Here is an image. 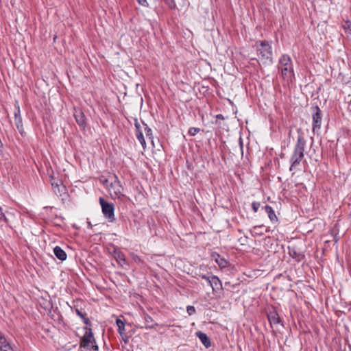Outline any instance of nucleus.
<instances>
[{
    "label": "nucleus",
    "mask_w": 351,
    "mask_h": 351,
    "mask_svg": "<svg viewBox=\"0 0 351 351\" xmlns=\"http://www.w3.org/2000/svg\"><path fill=\"white\" fill-rule=\"evenodd\" d=\"M135 129H136L135 130V134H136V138L138 140V141L141 144V145L143 147V149L144 150H145V149H146V141H145V139L144 138L143 132H142L141 128H136Z\"/></svg>",
    "instance_id": "obj_18"
},
{
    "label": "nucleus",
    "mask_w": 351,
    "mask_h": 351,
    "mask_svg": "<svg viewBox=\"0 0 351 351\" xmlns=\"http://www.w3.org/2000/svg\"><path fill=\"white\" fill-rule=\"evenodd\" d=\"M267 316L271 327L279 324L282 326V319L274 307H271V308L267 312Z\"/></svg>",
    "instance_id": "obj_8"
},
{
    "label": "nucleus",
    "mask_w": 351,
    "mask_h": 351,
    "mask_svg": "<svg viewBox=\"0 0 351 351\" xmlns=\"http://www.w3.org/2000/svg\"><path fill=\"white\" fill-rule=\"evenodd\" d=\"M137 2L138 3V4L144 7H147L149 5V3L147 0H137Z\"/></svg>",
    "instance_id": "obj_32"
},
{
    "label": "nucleus",
    "mask_w": 351,
    "mask_h": 351,
    "mask_svg": "<svg viewBox=\"0 0 351 351\" xmlns=\"http://www.w3.org/2000/svg\"><path fill=\"white\" fill-rule=\"evenodd\" d=\"M164 1L170 9L173 10L176 8V3L174 0H164Z\"/></svg>",
    "instance_id": "obj_27"
},
{
    "label": "nucleus",
    "mask_w": 351,
    "mask_h": 351,
    "mask_svg": "<svg viewBox=\"0 0 351 351\" xmlns=\"http://www.w3.org/2000/svg\"><path fill=\"white\" fill-rule=\"evenodd\" d=\"M312 112V131L314 134L318 133L321 129L322 123V111L318 106H314L311 108Z\"/></svg>",
    "instance_id": "obj_5"
},
{
    "label": "nucleus",
    "mask_w": 351,
    "mask_h": 351,
    "mask_svg": "<svg viewBox=\"0 0 351 351\" xmlns=\"http://www.w3.org/2000/svg\"><path fill=\"white\" fill-rule=\"evenodd\" d=\"M112 182L110 184L109 191L114 194L115 197H120V196H123L122 194V191L123 188L116 174H112Z\"/></svg>",
    "instance_id": "obj_7"
},
{
    "label": "nucleus",
    "mask_w": 351,
    "mask_h": 351,
    "mask_svg": "<svg viewBox=\"0 0 351 351\" xmlns=\"http://www.w3.org/2000/svg\"><path fill=\"white\" fill-rule=\"evenodd\" d=\"M269 228H265V232H269Z\"/></svg>",
    "instance_id": "obj_39"
},
{
    "label": "nucleus",
    "mask_w": 351,
    "mask_h": 351,
    "mask_svg": "<svg viewBox=\"0 0 351 351\" xmlns=\"http://www.w3.org/2000/svg\"><path fill=\"white\" fill-rule=\"evenodd\" d=\"M261 207V203L258 202H253L252 203V208L254 213H256Z\"/></svg>",
    "instance_id": "obj_29"
},
{
    "label": "nucleus",
    "mask_w": 351,
    "mask_h": 351,
    "mask_svg": "<svg viewBox=\"0 0 351 351\" xmlns=\"http://www.w3.org/2000/svg\"><path fill=\"white\" fill-rule=\"evenodd\" d=\"M255 47L258 59L256 58H252V61L256 62L259 65L261 63L264 65L273 64V52L271 42L265 40L257 41L256 42Z\"/></svg>",
    "instance_id": "obj_2"
},
{
    "label": "nucleus",
    "mask_w": 351,
    "mask_h": 351,
    "mask_svg": "<svg viewBox=\"0 0 351 351\" xmlns=\"http://www.w3.org/2000/svg\"><path fill=\"white\" fill-rule=\"evenodd\" d=\"M186 311L189 315H193L195 313V308L193 306H187L186 307Z\"/></svg>",
    "instance_id": "obj_30"
},
{
    "label": "nucleus",
    "mask_w": 351,
    "mask_h": 351,
    "mask_svg": "<svg viewBox=\"0 0 351 351\" xmlns=\"http://www.w3.org/2000/svg\"><path fill=\"white\" fill-rule=\"evenodd\" d=\"M288 250L290 256L292 257L295 261L300 262L304 258V255L302 254V252L297 249L296 246H289L288 247Z\"/></svg>",
    "instance_id": "obj_13"
},
{
    "label": "nucleus",
    "mask_w": 351,
    "mask_h": 351,
    "mask_svg": "<svg viewBox=\"0 0 351 351\" xmlns=\"http://www.w3.org/2000/svg\"><path fill=\"white\" fill-rule=\"evenodd\" d=\"M216 118L217 119H221V120H223L224 119V117L221 114H219L216 116Z\"/></svg>",
    "instance_id": "obj_35"
},
{
    "label": "nucleus",
    "mask_w": 351,
    "mask_h": 351,
    "mask_svg": "<svg viewBox=\"0 0 351 351\" xmlns=\"http://www.w3.org/2000/svg\"><path fill=\"white\" fill-rule=\"evenodd\" d=\"M116 324H117V328H118L119 333L121 335H122L123 334L124 330H125V322L123 320L120 319H117Z\"/></svg>",
    "instance_id": "obj_22"
},
{
    "label": "nucleus",
    "mask_w": 351,
    "mask_h": 351,
    "mask_svg": "<svg viewBox=\"0 0 351 351\" xmlns=\"http://www.w3.org/2000/svg\"><path fill=\"white\" fill-rule=\"evenodd\" d=\"M265 226L263 225L255 226L253 227L252 234L253 235L261 236L264 234L263 229Z\"/></svg>",
    "instance_id": "obj_21"
},
{
    "label": "nucleus",
    "mask_w": 351,
    "mask_h": 351,
    "mask_svg": "<svg viewBox=\"0 0 351 351\" xmlns=\"http://www.w3.org/2000/svg\"><path fill=\"white\" fill-rule=\"evenodd\" d=\"M73 308L77 315L82 319L84 324L86 325L84 328H87V327L90 328L91 323L87 316V313L82 308H79L76 306H74Z\"/></svg>",
    "instance_id": "obj_12"
},
{
    "label": "nucleus",
    "mask_w": 351,
    "mask_h": 351,
    "mask_svg": "<svg viewBox=\"0 0 351 351\" xmlns=\"http://www.w3.org/2000/svg\"><path fill=\"white\" fill-rule=\"evenodd\" d=\"M348 270H349V271H351V267H348Z\"/></svg>",
    "instance_id": "obj_40"
},
{
    "label": "nucleus",
    "mask_w": 351,
    "mask_h": 351,
    "mask_svg": "<svg viewBox=\"0 0 351 351\" xmlns=\"http://www.w3.org/2000/svg\"><path fill=\"white\" fill-rule=\"evenodd\" d=\"M143 127H144V132L146 134L147 138L148 139L151 140L152 143L154 144L153 141V133L152 129L147 125V124L143 123Z\"/></svg>",
    "instance_id": "obj_20"
},
{
    "label": "nucleus",
    "mask_w": 351,
    "mask_h": 351,
    "mask_svg": "<svg viewBox=\"0 0 351 351\" xmlns=\"http://www.w3.org/2000/svg\"><path fill=\"white\" fill-rule=\"evenodd\" d=\"M3 221L8 223V219L5 216V214L3 213L1 207H0V223Z\"/></svg>",
    "instance_id": "obj_31"
},
{
    "label": "nucleus",
    "mask_w": 351,
    "mask_h": 351,
    "mask_svg": "<svg viewBox=\"0 0 351 351\" xmlns=\"http://www.w3.org/2000/svg\"><path fill=\"white\" fill-rule=\"evenodd\" d=\"M51 185L54 193L58 195L61 196L62 193L65 191V187L61 186V181H60V184L58 182H52Z\"/></svg>",
    "instance_id": "obj_19"
},
{
    "label": "nucleus",
    "mask_w": 351,
    "mask_h": 351,
    "mask_svg": "<svg viewBox=\"0 0 351 351\" xmlns=\"http://www.w3.org/2000/svg\"><path fill=\"white\" fill-rule=\"evenodd\" d=\"M263 274V270H261V269H254L252 270V271H250V273L249 274H247L249 277H258V276H260L261 275Z\"/></svg>",
    "instance_id": "obj_24"
},
{
    "label": "nucleus",
    "mask_w": 351,
    "mask_h": 351,
    "mask_svg": "<svg viewBox=\"0 0 351 351\" xmlns=\"http://www.w3.org/2000/svg\"><path fill=\"white\" fill-rule=\"evenodd\" d=\"M99 204L104 217L108 219L109 222H113L115 220L113 204L106 202L103 197H99Z\"/></svg>",
    "instance_id": "obj_6"
},
{
    "label": "nucleus",
    "mask_w": 351,
    "mask_h": 351,
    "mask_svg": "<svg viewBox=\"0 0 351 351\" xmlns=\"http://www.w3.org/2000/svg\"><path fill=\"white\" fill-rule=\"evenodd\" d=\"M134 126H135V128H141V124L138 121L137 119L135 120L134 121Z\"/></svg>",
    "instance_id": "obj_34"
},
{
    "label": "nucleus",
    "mask_w": 351,
    "mask_h": 351,
    "mask_svg": "<svg viewBox=\"0 0 351 351\" xmlns=\"http://www.w3.org/2000/svg\"><path fill=\"white\" fill-rule=\"evenodd\" d=\"M85 333L80 341V348L82 351H98V346L96 343L95 339L91 328H84Z\"/></svg>",
    "instance_id": "obj_4"
},
{
    "label": "nucleus",
    "mask_w": 351,
    "mask_h": 351,
    "mask_svg": "<svg viewBox=\"0 0 351 351\" xmlns=\"http://www.w3.org/2000/svg\"><path fill=\"white\" fill-rule=\"evenodd\" d=\"M297 141L294 145L293 153L290 157L291 166L289 171H292L300 165L304 157V152L306 147V139L305 134L301 128L297 129Z\"/></svg>",
    "instance_id": "obj_1"
},
{
    "label": "nucleus",
    "mask_w": 351,
    "mask_h": 351,
    "mask_svg": "<svg viewBox=\"0 0 351 351\" xmlns=\"http://www.w3.org/2000/svg\"><path fill=\"white\" fill-rule=\"evenodd\" d=\"M114 257L116 258V260L117 261H125V256L124 254L121 252H117L116 251L114 252Z\"/></svg>",
    "instance_id": "obj_26"
},
{
    "label": "nucleus",
    "mask_w": 351,
    "mask_h": 351,
    "mask_svg": "<svg viewBox=\"0 0 351 351\" xmlns=\"http://www.w3.org/2000/svg\"><path fill=\"white\" fill-rule=\"evenodd\" d=\"M267 214L269 219L272 223L278 222V217L275 214L274 209L269 205H266L263 208Z\"/></svg>",
    "instance_id": "obj_16"
},
{
    "label": "nucleus",
    "mask_w": 351,
    "mask_h": 351,
    "mask_svg": "<svg viewBox=\"0 0 351 351\" xmlns=\"http://www.w3.org/2000/svg\"><path fill=\"white\" fill-rule=\"evenodd\" d=\"M196 336L201 341L202 344L206 348H208L211 346V342L209 337L207 335L202 331L196 332Z\"/></svg>",
    "instance_id": "obj_15"
},
{
    "label": "nucleus",
    "mask_w": 351,
    "mask_h": 351,
    "mask_svg": "<svg viewBox=\"0 0 351 351\" xmlns=\"http://www.w3.org/2000/svg\"><path fill=\"white\" fill-rule=\"evenodd\" d=\"M53 253L55 256L61 261H64L66 259L67 256L66 252L60 246H56L53 248Z\"/></svg>",
    "instance_id": "obj_17"
},
{
    "label": "nucleus",
    "mask_w": 351,
    "mask_h": 351,
    "mask_svg": "<svg viewBox=\"0 0 351 351\" xmlns=\"http://www.w3.org/2000/svg\"><path fill=\"white\" fill-rule=\"evenodd\" d=\"M145 322H147V323L152 322L153 321V319H152V317H151V316H149V315H146V316L145 317Z\"/></svg>",
    "instance_id": "obj_33"
},
{
    "label": "nucleus",
    "mask_w": 351,
    "mask_h": 351,
    "mask_svg": "<svg viewBox=\"0 0 351 351\" xmlns=\"http://www.w3.org/2000/svg\"><path fill=\"white\" fill-rule=\"evenodd\" d=\"M73 116L79 126L83 128H84L86 126L85 116L82 109L74 108Z\"/></svg>",
    "instance_id": "obj_10"
},
{
    "label": "nucleus",
    "mask_w": 351,
    "mask_h": 351,
    "mask_svg": "<svg viewBox=\"0 0 351 351\" xmlns=\"http://www.w3.org/2000/svg\"><path fill=\"white\" fill-rule=\"evenodd\" d=\"M14 121L16 128L19 130V132L22 134L23 130V121L18 101H16L14 104Z\"/></svg>",
    "instance_id": "obj_9"
},
{
    "label": "nucleus",
    "mask_w": 351,
    "mask_h": 351,
    "mask_svg": "<svg viewBox=\"0 0 351 351\" xmlns=\"http://www.w3.org/2000/svg\"><path fill=\"white\" fill-rule=\"evenodd\" d=\"M200 131V129L198 128L191 127L189 130V134L191 136H195Z\"/></svg>",
    "instance_id": "obj_28"
},
{
    "label": "nucleus",
    "mask_w": 351,
    "mask_h": 351,
    "mask_svg": "<svg viewBox=\"0 0 351 351\" xmlns=\"http://www.w3.org/2000/svg\"><path fill=\"white\" fill-rule=\"evenodd\" d=\"M278 69L284 82L289 85L293 82L295 78L293 62L288 54H282L278 64Z\"/></svg>",
    "instance_id": "obj_3"
},
{
    "label": "nucleus",
    "mask_w": 351,
    "mask_h": 351,
    "mask_svg": "<svg viewBox=\"0 0 351 351\" xmlns=\"http://www.w3.org/2000/svg\"><path fill=\"white\" fill-rule=\"evenodd\" d=\"M225 256V254H220L217 252L213 251L210 252V261H215L216 263H222L223 262L225 263H228Z\"/></svg>",
    "instance_id": "obj_14"
},
{
    "label": "nucleus",
    "mask_w": 351,
    "mask_h": 351,
    "mask_svg": "<svg viewBox=\"0 0 351 351\" xmlns=\"http://www.w3.org/2000/svg\"><path fill=\"white\" fill-rule=\"evenodd\" d=\"M112 174H110L108 178L102 179L101 178L100 180L102 182V184L109 190L110 189V184L112 182Z\"/></svg>",
    "instance_id": "obj_25"
},
{
    "label": "nucleus",
    "mask_w": 351,
    "mask_h": 351,
    "mask_svg": "<svg viewBox=\"0 0 351 351\" xmlns=\"http://www.w3.org/2000/svg\"><path fill=\"white\" fill-rule=\"evenodd\" d=\"M227 265H221V264H219V266L221 267V268H225L226 267Z\"/></svg>",
    "instance_id": "obj_38"
},
{
    "label": "nucleus",
    "mask_w": 351,
    "mask_h": 351,
    "mask_svg": "<svg viewBox=\"0 0 351 351\" xmlns=\"http://www.w3.org/2000/svg\"><path fill=\"white\" fill-rule=\"evenodd\" d=\"M2 146V143L0 141V147Z\"/></svg>",
    "instance_id": "obj_41"
},
{
    "label": "nucleus",
    "mask_w": 351,
    "mask_h": 351,
    "mask_svg": "<svg viewBox=\"0 0 351 351\" xmlns=\"http://www.w3.org/2000/svg\"><path fill=\"white\" fill-rule=\"evenodd\" d=\"M239 144H240L241 147V149H242V148H243V142H242V139H241V138H240V139H239Z\"/></svg>",
    "instance_id": "obj_37"
},
{
    "label": "nucleus",
    "mask_w": 351,
    "mask_h": 351,
    "mask_svg": "<svg viewBox=\"0 0 351 351\" xmlns=\"http://www.w3.org/2000/svg\"><path fill=\"white\" fill-rule=\"evenodd\" d=\"M203 278L206 279L209 285L212 287L213 291H217V290H219L222 287L221 282L219 278H217L215 276H213L211 277H206L205 276H203Z\"/></svg>",
    "instance_id": "obj_11"
},
{
    "label": "nucleus",
    "mask_w": 351,
    "mask_h": 351,
    "mask_svg": "<svg viewBox=\"0 0 351 351\" xmlns=\"http://www.w3.org/2000/svg\"><path fill=\"white\" fill-rule=\"evenodd\" d=\"M342 27L346 34L351 35V21L350 20L344 21Z\"/></svg>",
    "instance_id": "obj_23"
},
{
    "label": "nucleus",
    "mask_w": 351,
    "mask_h": 351,
    "mask_svg": "<svg viewBox=\"0 0 351 351\" xmlns=\"http://www.w3.org/2000/svg\"><path fill=\"white\" fill-rule=\"evenodd\" d=\"M158 324H155L154 325H152V326H146L145 328H154V326H157Z\"/></svg>",
    "instance_id": "obj_36"
}]
</instances>
